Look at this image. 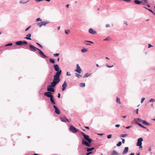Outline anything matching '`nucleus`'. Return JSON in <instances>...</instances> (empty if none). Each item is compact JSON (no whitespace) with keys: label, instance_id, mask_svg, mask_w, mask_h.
<instances>
[{"label":"nucleus","instance_id":"obj_1","mask_svg":"<svg viewBox=\"0 0 155 155\" xmlns=\"http://www.w3.org/2000/svg\"><path fill=\"white\" fill-rule=\"evenodd\" d=\"M54 66L55 70L57 71V72L54 76L53 81L51 83V85H48L47 87V91L52 92H54L55 91L54 87L58 83V65H54Z\"/></svg>","mask_w":155,"mask_h":155},{"label":"nucleus","instance_id":"obj_2","mask_svg":"<svg viewBox=\"0 0 155 155\" xmlns=\"http://www.w3.org/2000/svg\"><path fill=\"white\" fill-rule=\"evenodd\" d=\"M81 133L84 136V139L88 141L87 142L84 140L83 139L82 143V144L88 147H91V144L90 143L92 141V140L89 138V137L88 135H86L84 132H81Z\"/></svg>","mask_w":155,"mask_h":155},{"label":"nucleus","instance_id":"obj_3","mask_svg":"<svg viewBox=\"0 0 155 155\" xmlns=\"http://www.w3.org/2000/svg\"><path fill=\"white\" fill-rule=\"evenodd\" d=\"M50 101L51 102V104L53 105V107L55 109V112L58 114V108L54 104H55V103L53 99V97L50 98Z\"/></svg>","mask_w":155,"mask_h":155},{"label":"nucleus","instance_id":"obj_4","mask_svg":"<svg viewBox=\"0 0 155 155\" xmlns=\"http://www.w3.org/2000/svg\"><path fill=\"white\" fill-rule=\"evenodd\" d=\"M49 22L48 21H43L41 22L38 23L37 24L38 25L40 28L42 26H45L46 25L48 24Z\"/></svg>","mask_w":155,"mask_h":155},{"label":"nucleus","instance_id":"obj_5","mask_svg":"<svg viewBox=\"0 0 155 155\" xmlns=\"http://www.w3.org/2000/svg\"><path fill=\"white\" fill-rule=\"evenodd\" d=\"M137 121L141 122L143 124L146 125L147 126H149L150 125V124L148 122H147L146 121L141 120L140 118L137 119V121H136V122H137Z\"/></svg>","mask_w":155,"mask_h":155},{"label":"nucleus","instance_id":"obj_6","mask_svg":"<svg viewBox=\"0 0 155 155\" xmlns=\"http://www.w3.org/2000/svg\"><path fill=\"white\" fill-rule=\"evenodd\" d=\"M70 130L73 133H76L78 131V130L72 126H70L69 128Z\"/></svg>","mask_w":155,"mask_h":155},{"label":"nucleus","instance_id":"obj_7","mask_svg":"<svg viewBox=\"0 0 155 155\" xmlns=\"http://www.w3.org/2000/svg\"><path fill=\"white\" fill-rule=\"evenodd\" d=\"M38 50L39 51V53L40 55V57L43 58H47V57L45 55L44 52H42L41 50L39 49H38Z\"/></svg>","mask_w":155,"mask_h":155},{"label":"nucleus","instance_id":"obj_8","mask_svg":"<svg viewBox=\"0 0 155 155\" xmlns=\"http://www.w3.org/2000/svg\"><path fill=\"white\" fill-rule=\"evenodd\" d=\"M44 95L45 96L50 98L53 97L52 93L49 91L45 93Z\"/></svg>","mask_w":155,"mask_h":155},{"label":"nucleus","instance_id":"obj_9","mask_svg":"<svg viewBox=\"0 0 155 155\" xmlns=\"http://www.w3.org/2000/svg\"><path fill=\"white\" fill-rule=\"evenodd\" d=\"M39 49L38 48H36V47L34 46H33L31 45L29 46V49L30 50L33 51H35L36 50H38Z\"/></svg>","mask_w":155,"mask_h":155},{"label":"nucleus","instance_id":"obj_10","mask_svg":"<svg viewBox=\"0 0 155 155\" xmlns=\"http://www.w3.org/2000/svg\"><path fill=\"white\" fill-rule=\"evenodd\" d=\"M143 140L142 137L139 138L137 140V146L141 145L142 144V141Z\"/></svg>","mask_w":155,"mask_h":155},{"label":"nucleus","instance_id":"obj_11","mask_svg":"<svg viewBox=\"0 0 155 155\" xmlns=\"http://www.w3.org/2000/svg\"><path fill=\"white\" fill-rule=\"evenodd\" d=\"M88 32L89 33L93 35H95L97 33V32L92 28H90L89 29Z\"/></svg>","mask_w":155,"mask_h":155},{"label":"nucleus","instance_id":"obj_12","mask_svg":"<svg viewBox=\"0 0 155 155\" xmlns=\"http://www.w3.org/2000/svg\"><path fill=\"white\" fill-rule=\"evenodd\" d=\"M77 68L75 71L79 73H81V70L78 64H77Z\"/></svg>","mask_w":155,"mask_h":155},{"label":"nucleus","instance_id":"obj_13","mask_svg":"<svg viewBox=\"0 0 155 155\" xmlns=\"http://www.w3.org/2000/svg\"><path fill=\"white\" fill-rule=\"evenodd\" d=\"M129 150V148L128 147H125L124 150V151L123 152L122 154H125L126 153H127L128 151Z\"/></svg>","mask_w":155,"mask_h":155},{"label":"nucleus","instance_id":"obj_14","mask_svg":"<svg viewBox=\"0 0 155 155\" xmlns=\"http://www.w3.org/2000/svg\"><path fill=\"white\" fill-rule=\"evenodd\" d=\"M67 86V84L66 83V82L65 81L64 83V84L62 85V91H64L66 88V87Z\"/></svg>","mask_w":155,"mask_h":155},{"label":"nucleus","instance_id":"obj_15","mask_svg":"<svg viewBox=\"0 0 155 155\" xmlns=\"http://www.w3.org/2000/svg\"><path fill=\"white\" fill-rule=\"evenodd\" d=\"M31 34H29L26 35V37L25 38V39L31 40V38H30L31 37Z\"/></svg>","mask_w":155,"mask_h":155},{"label":"nucleus","instance_id":"obj_16","mask_svg":"<svg viewBox=\"0 0 155 155\" xmlns=\"http://www.w3.org/2000/svg\"><path fill=\"white\" fill-rule=\"evenodd\" d=\"M16 44L17 45H23L22 41H19L15 42Z\"/></svg>","mask_w":155,"mask_h":155},{"label":"nucleus","instance_id":"obj_17","mask_svg":"<svg viewBox=\"0 0 155 155\" xmlns=\"http://www.w3.org/2000/svg\"><path fill=\"white\" fill-rule=\"evenodd\" d=\"M134 2L136 4H140L141 3V1H139L138 0H134Z\"/></svg>","mask_w":155,"mask_h":155},{"label":"nucleus","instance_id":"obj_18","mask_svg":"<svg viewBox=\"0 0 155 155\" xmlns=\"http://www.w3.org/2000/svg\"><path fill=\"white\" fill-rule=\"evenodd\" d=\"M141 3H142L143 4H145L147 2V0H141Z\"/></svg>","mask_w":155,"mask_h":155},{"label":"nucleus","instance_id":"obj_19","mask_svg":"<svg viewBox=\"0 0 155 155\" xmlns=\"http://www.w3.org/2000/svg\"><path fill=\"white\" fill-rule=\"evenodd\" d=\"M94 147H92V148H87V152H90V151L93 150H94Z\"/></svg>","mask_w":155,"mask_h":155},{"label":"nucleus","instance_id":"obj_20","mask_svg":"<svg viewBox=\"0 0 155 155\" xmlns=\"http://www.w3.org/2000/svg\"><path fill=\"white\" fill-rule=\"evenodd\" d=\"M116 102L118 104H121L120 99L119 98L117 97V98Z\"/></svg>","mask_w":155,"mask_h":155},{"label":"nucleus","instance_id":"obj_21","mask_svg":"<svg viewBox=\"0 0 155 155\" xmlns=\"http://www.w3.org/2000/svg\"><path fill=\"white\" fill-rule=\"evenodd\" d=\"M50 62L52 64H54L55 63V61L54 60L51 58L49 59Z\"/></svg>","mask_w":155,"mask_h":155},{"label":"nucleus","instance_id":"obj_22","mask_svg":"<svg viewBox=\"0 0 155 155\" xmlns=\"http://www.w3.org/2000/svg\"><path fill=\"white\" fill-rule=\"evenodd\" d=\"M88 50L87 49L84 48L81 50V51L83 53H85Z\"/></svg>","mask_w":155,"mask_h":155},{"label":"nucleus","instance_id":"obj_23","mask_svg":"<svg viewBox=\"0 0 155 155\" xmlns=\"http://www.w3.org/2000/svg\"><path fill=\"white\" fill-rule=\"evenodd\" d=\"M29 1V0H28L26 2H23L22 0H20L19 1V3L20 4H26V3H27Z\"/></svg>","mask_w":155,"mask_h":155},{"label":"nucleus","instance_id":"obj_24","mask_svg":"<svg viewBox=\"0 0 155 155\" xmlns=\"http://www.w3.org/2000/svg\"><path fill=\"white\" fill-rule=\"evenodd\" d=\"M65 32L66 34H68L70 32V30L69 29L65 30Z\"/></svg>","mask_w":155,"mask_h":155},{"label":"nucleus","instance_id":"obj_25","mask_svg":"<svg viewBox=\"0 0 155 155\" xmlns=\"http://www.w3.org/2000/svg\"><path fill=\"white\" fill-rule=\"evenodd\" d=\"M90 75H91V74H89L88 73H86L85 74L83 78H85L87 77H88Z\"/></svg>","mask_w":155,"mask_h":155},{"label":"nucleus","instance_id":"obj_26","mask_svg":"<svg viewBox=\"0 0 155 155\" xmlns=\"http://www.w3.org/2000/svg\"><path fill=\"white\" fill-rule=\"evenodd\" d=\"M60 118L61 121H62L63 122H66V119H64V117L63 118V117H61Z\"/></svg>","mask_w":155,"mask_h":155},{"label":"nucleus","instance_id":"obj_27","mask_svg":"<svg viewBox=\"0 0 155 155\" xmlns=\"http://www.w3.org/2000/svg\"><path fill=\"white\" fill-rule=\"evenodd\" d=\"M12 45H13V44L12 43H8V44L6 45H5V46L7 47V46H12Z\"/></svg>","mask_w":155,"mask_h":155},{"label":"nucleus","instance_id":"obj_28","mask_svg":"<svg viewBox=\"0 0 155 155\" xmlns=\"http://www.w3.org/2000/svg\"><path fill=\"white\" fill-rule=\"evenodd\" d=\"M85 86V84L84 83H81L80 84V86L81 87H84Z\"/></svg>","mask_w":155,"mask_h":155},{"label":"nucleus","instance_id":"obj_29","mask_svg":"<svg viewBox=\"0 0 155 155\" xmlns=\"http://www.w3.org/2000/svg\"><path fill=\"white\" fill-rule=\"evenodd\" d=\"M61 70H60V69H59V78L60 75L61 74ZM60 81V79L59 78V82Z\"/></svg>","mask_w":155,"mask_h":155},{"label":"nucleus","instance_id":"obj_30","mask_svg":"<svg viewBox=\"0 0 155 155\" xmlns=\"http://www.w3.org/2000/svg\"><path fill=\"white\" fill-rule=\"evenodd\" d=\"M76 76L77 77H78V78H80V77H82V76L78 74V73H76Z\"/></svg>","mask_w":155,"mask_h":155},{"label":"nucleus","instance_id":"obj_31","mask_svg":"<svg viewBox=\"0 0 155 155\" xmlns=\"http://www.w3.org/2000/svg\"><path fill=\"white\" fill-rule=\"evenodd\" d=\"M121 144H122V143H121V142H119L117 144V147H119L121 145Z\"/></svg>","mask_w":155,"mask_h":155},{"label":"nucleus","instance_id":"obj_32","mask_svg":"<svg viewBox=\"0 0 155 155\" xmlns=\"http://www.w3.org/2000/svg\"><path fill=\"white\" fill-rule=\"evenodd\" d=\"M137 124L139 126H140V127H143L144 128H146L145 127H144L142 125H141V124H140V123H138Z\"/></svg>","mask_w":155,"mask_h":155},{"label":"nucleus","instance_id":"obj_33","mask_svg":"<svg viewBox=\"0 0 155 155\" xmlns=\"http://www.w3.org/2000/svg\"><path fill=\"white\" fill-rule=\"evenodd\" d=\"M155 101V100L154 99H151L149 101V102H154Z\"/></svg>","mask_w":155,"mask_h":155},{"label":"nucleus","instance_id":"obj_34","mask_svg":"<svg viewBox=\"0 0 155 155\" xmlns=\"http://www.w3.org/2000/svg\"><path fill=\"white\" fill-rule=\"evenodd\" d=\"M127 134H122L121 135V136L122 137H124L127 136Z\"/></svg>","mask_w":155,"mask_h":155},{"label":"nucleus","instance_id":"obj_35","mask_svg":"<svg viewBox=\"0 0 155 155\" xmlns=\"http://www.w3.org/2000/svg\"><path fill=\"white\" fill-rule=\"evenodd\" d=\"M148 9L149 11L150 12H151L153 14H155V13L152 10L150 9Z\"/></svg>","mask_w":155,"mask_h":155},{"label":"nucleus","instance_id":"obj_36","mask_svg":"<svg viewBox=\"0 0 155 155\" xmlns=\"http://www.w3.org/2000/svg\"><path fill=\"white\" fill-rule=\"evenodd\" d=\"M42 20L41 19V18H37L36 20V21H41Z\"/></svg>","mask_w":155,"mask_h":155},{"label":"nucleus","instance_id":"obj_37","mask_svg":"<svg viewBox=\"0 0 155 155\" xmlns=\"http://www.w3.org/2000/svg\"><path fill=\"white\" fill-rule=\"evenodd\" d=\"M111 137H112L111 134H110V135H108L107 136V138L108 139H110Z\"/></svg>","mask_w":155,"mask_h":155},{"label":"nucleus","instance_id":"obj_38","mask_svg":"<svg viewBox=\"0 0 155 155\" xmlns=\"http://www.w3.org/2000/svg\"><path fill=\"white\" fill-rule=\"evenodd\" d=\"M36 44L38 45L40 48H42V46L38 42H36Z\"/></svg>","mask_w":155,"mask_h":155},{"label":"nucleus","instance_id":"obj_39","mask_svg":"<svg viewBox=\"0 0 155 155\" xmlns=\"http://www.w3.org/2000/svg\"><path fill=\"white\" fill-rule=\"evenodd\" d=\"M22 42H23V44H28V42L27 41H22Z\"/></svg>","mask_w":155,"mask_h":155},{"label":"nucleus","instance_id":"obj_40","mask_svg":"<svg viewBox=\"0 0 155 155\" xmlns=\"http://www.w3.org/2000/svg\"><path fill=\"white\" fill-rule=\"evenodd\" d=\"M145 99V98L144 97H143L142 98L141 100V103H142L143 101H144V100Z\"/></svg>","mask_w":155,"mask_h":155},{"label":"nucleus","instance_id":"obj_41","mask_svg":"<svg viewBox=\"0 0 155 155\" xmlns=\"http://www.w3.org/2000/svg\"><path fill=\"white\" fill-rule=\"evenodd\" d=\"M31 27V26H29L28 27H27L25 30V31H27Z\"/></svg>","mask_w":155,"mask_h":155},{"label":"nucleus","instance_id":"obj_42","mask_svg":"<svg viewBox=\"0 0 155 155\" xmlns=\"http://www.w3.org/2000/svg\"><path fill=\"white\" fill-rule=\"evenodd\" d=\"M67 76H70L71 75V74L70 72H67Z\"/></svg>","mask_w":155,"mask_h":155},{"label":"nucleus","instance_id":"obj_43","mask_svg":"<svg viewBox=\"0 0 155 155\" xmlns=\"http://www.w3.org/2000/svg\"><path fill=\"white\" fill-rule=\"evenodd\" d=\"M92 152H93L92 151H91V152H89L87 153H86V155H89V154H90L91 153H92Z\"/></svg>","mask_w":155,"mask_h":155},{"label":"nucleus","instance_id":"obj_44","mask_svg":"<svg viewBox=\"0 0 155 155\" xmlns=\"http://www.w3.org/2000/svg\"><path fill=\"white\" fill-rule=\"evenodd\" d=\"M110 37H107L106 39H105L104 40L107 41V40H110Z\"/></svg>","mask_w":155,"mask_h":155},{"label":"nucleus","instance_id":"obj_45","mask_svg":"<svg viewBox=\"0 0 155 155\" xmlns=\"http://www.w3.org/2000/svg\"><path fill=\"white\" fill-rule=\"evenodd\" d=\"M148 45V48H150V47H153V46H152V45H151V44H149Z\"/></svg>","mask_w":155,"mask_h":155},{"label":"nucleus","instance_id":"obj_46","mask_svg":"<svg viewBox=\"0 0 155 155\" xmlns=\"http://www.w3.org/2000/svg\"><path fill=\"white\" fill-rule=\"evenodd\" d=\"M110 25L108 24H107L106 25V28L109 27H110Z\"/></svg>","mask_w":155,"mask_h":155},{"label":"nucleus","instance_id":"obj_47","mask_svg":"<svg viewBox=\"0 0 155 155\" xmlns=\"http://www.w3.org/2000/svg\"><path fill=\"white\" fill-rule=\"evenodd\" d=\"M85 41L89 42H90V43H91L92 44L93 43V42L91 41Z\"/></svg>","mask_w":155,"mask_h":155},{"label":"nucleus","instance_id":"obj_48","mask_svg":"<svg viewBox=\"0 0 155 155\" xmlns=\"http://www.w3.org/2000/svg\"><path fill=\"white\" fill-rule=\"evenodd\" d=\"M120 126V125L119 124H116L115 125V127H118Z\"/></svg>","mask_w":155,"mask_h":155},{"label":"nucleus","instance_id":"obj_49","mask_svg":"<svg viewBox=\"0 0 155 155\" xmlns=\"http://www.w3.org/2000/svg\"><path fill=\"white\" fill-rule=\"evenodd\" d=\"M123 0L124 1H125V2H130L131 0Z\"/></svg>","mask_w":155,"mask_h":155},{"label":"nucleus","instance_id":"obj_50","mask_svg":"<svg viewBox=\"0 0 155 155\" xmlns=\"http://www.w3.org/2000/svg\"><path fill=\"white\" fill-rule=\"evenodd\" d=\"M106 66L108 68H111V67H113V66H109V65H108L107 64H106Z\"/></svg>","mask_w":155,"mask_h":155},{"label":"nucleus","instance_id":"obj_51","mask_svg":"<svg viewBox=\"0 0 155 155\" xmlns=\"http://www.w3.org/2000/svg\"><path fill=\"white\" fill-rule=\"evenodd\" d=\"M122 139V142L123 143H124L125 142V140L124 139Z\"/></svg>","mask_w":155,"mask_h":155},{"label":"nucleus","instance_id":"obj_52","mask_svg":"<svg viewBox=\"0 0 155 155\" xmlns=\"http://www.w3.org/2000/svg\"><path fill=\"white\" fill-rule=\"evenodd\" d=\"M64 119H66V120L68 122H70L69 121V120L67 119L65 117H64Z\"/></svg>","mask_w":155,"mask_h":155},{"label":"nucleus","instance_id":"obj_53","mask_svg":"<svg viewBox=\"0 0 155 155\" xmlns=\"http://www.w3.org/2000/svg\"><path fill=\"white\" fill-rule=\"evenodd\" d=\"M55 56H58V53H57L54 54Z\"/></svg>","mask_w":155,"mask_h":155},{"label":"nucleus","instance_id":"obj_54","mask_svg":"<svg viewBox=\"0 0 155 155\" xmlns=\"http://www.w3.org/2000/svg\"><path fill=\"white\" fill-rule=\"evenodd\" d=\"M138 109H136V114H138Z\"/></svg>","mask_w":155,"mask_h":155},{"label":"nucleus","instance_id":"obj_55","mask_svg":"<svg viewBox=\"0 0 155 155\" xmlns=\"http://www.w3.org/2000/svg\"><path fill=\"white\" fill-rule=\"evenodd\" d=\"M134 155V153H132L129 155Z\"/></svg>","mask_w":155,"mask_h":155},{"label":"nucleus","instance_id":"obj_56","mask_svg":"<svg viewBox=\"0 0 155 155\" xmlns=\"http://www.w3.org/2000/svg\"><path fill=\"white\" fill-rule=\"evenodd\" d=\"M124 24H126V25H127V21H124Z\"/></svg>","mask_w":155,"mask_h":155},{"label":"nucleus","instance_id":"obj_57","mask_svg":"<svg viewBox=\"0 0 155 155\" xmlns=\"http://www.w3.org/2000/svg\"><path fill=\"white\" fill-rule=\"evenodd\" d=\"M130 127H131V126H128V127H126V129H128L129 128H130Z\"/></svg>","mask_w":155,"mask_h":155},{"label":"nucleus","instance_id":"obj_58","mask_svg":"<svg viewBox=\"0 0 155 155\" xmlns=\"http://www.w3.org/2000/svg\"><path fill=\"white\" fill-rule=\"evenodd\" d=\"M85 127L87 129H89V127H88L85 126Z\"/></svg>","mask_w":155,"mask_h":155},{"label":"nucleus","instance_id":"obj_59","mask_svg":"<svg viewBox=\"0 0 155 155\" xmlns=\"http://www.w3.org/2000/svg\"><path fill=\"white\" fill-rule=\"evenodd\" d=\"M139 146V148H142V146L141 145H139V146Z\"/></svg>","mask_w":155,"mask_h":155},{"label":"nucleus","instance_id":"obj_60","mask_svg":"<svg viewBox=\"0 0 155 155\" xmlns=\"http://www.w3.org/2000/svg\"><path fill=\"white\" fill-rule=\"evenodd\" d=\"M69 4H68V5H66V6L67 7V8H68L69 7Z\"/></svg>","mask_w":155,"mask_h":155},{"label":"nucleus","instance_id":"obj_61","mask_svg":"<svg viewBox=\"0 0 155 155\" xmlns=\"http://www.w3.org/2000/svg\"><path fill=\"white\" fill-rule=\"evenodd\" d=\"M126 117H127L126 116H123V118H125Z\"/></svg>","mask_w":155,"mask_h":155},{"label":"nucleus","instance_id":"obj_62","mask_svg":"<svg viewBox=\"0 0 155 155\" xmlns=\"http://www.w3.org/2000/svg\"><path fill=\"white\" fill-rule=\"evenodd\" d=\"M60 94L59 93V98L60 97Z\"/></svg>","mask_w":155,"mask_h":155},{"label":"nucleus","instance_id":"obj_63","mask_svg":"<svg viewBox=\"0 0 155 155\" xmlns=\"http://www.w3.org/2000/svg\"><path fill=\"white\" fill-rule=\"evenodd\" d=\"M96 66L97 67H99V65L97 64L96 65Z\"/></svg>","mask_w":155,"mask_h":155},{"label":"nucleus","instance_id":"obj_64","mask_svg":"<svg viewBox=\"0 0 155 155\" xmlns=\"http://www.w3.org/2000/svg\"><path fill=\"white\" fill-rule=\"evenodd\" d=\"M34 155H39L38 154H37V153H35V154H34Z\"/></svg>","mask_w":155,"mask_h":155}]
</instances>
